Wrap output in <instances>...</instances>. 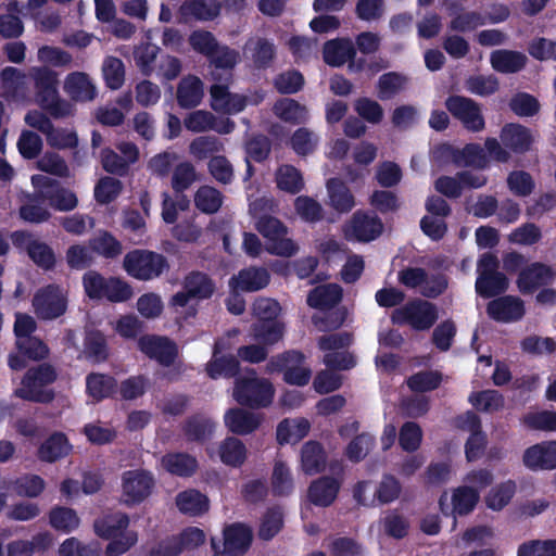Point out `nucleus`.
I'll list each match as a JSON object with an SVG mask.
<instances>
[{
  "instance_id": "46",
  "label": "nucleus",
  "mask_w": 556,
  "mask_h": 556,
  "mask_svg": "<svg viewBox=\"0 0 556 556\" xmlns=\"http://www.w3.org/2000/svg\"><path fill=\"white\" fill-rule=\"evenodd\" d=\"M46 199L41 195V190L27 195V202L20 206V217L31 224H41L48 222L51 213L43 206Z\"/></svg>"
},
{
  "instance_id": "22",
  "label": "nucleus",
  "mask_w": 556,
  "mask_h": 556,
  "mask_svg": "<svg viewBox=\"0 0 556 556\" xmlns=\"http://www.w3.org/2000/svg\"><path fill=\"white\" fill-rule=\"evenodd\" d=\"M486 313L491 319L498 323L517 321L525 315V304L517 296L504 295L490 301Z\"/></svg>"
},
{
  "instance_id": "10",
  "label": "nucleus",
  "mask_w": 556,
  "mask_h": 556,
  "mask_svg": "<svg viewBox=\"0 0 556 556\" xmlns=\"http://www.w3.org/2000/svg\"><path fill=\"white\" fill-rule=\"evenodd\" d=\"M11 241L15 249L26 252L30 261L45 271L55 268L56 256L53 249L46 242L35 238L27 230H15L11 232Z\"/></svg>"
},
{
  "instance_id": "13",
  "label": "nucleus",
  "mask_w": 556,
  "mask_h": 556,
  "mask_svg": "<svg viewBox=\"0 0 556 556\" xmlns=\"http://www.w3.org/2000/svg\"><path fill=\"white\" fill-rule=\"evenodd\" d=\"M35 187L41 188V195L49 205L55 211L67 212L74 210L78 200L76 194L60 186V182L53 178L36 175L31 177Z\"/></svg>"
},
{
  "instance_id": "2",
  "label": "nucleus",
  "mask_w": 556,
  "mask_h": 556,
  "mask_svg": "<svg viewBox=\"0 0 556 556\" xmlns=\"http://www.w3.org/2000/svg\"><path fill=\"white\" fill-rule=\"evenodd\" d=\"M58 378L55 368L42 363L30 367L25 372L21 388L15 390V395L24 401L48 404L54 400V391L47 387Z\"/></svg>"
},
{
  "instance_id": "4",
  "label": "nucleus",
  "mask_w": 556,
  "mask_h": 556,
  "mask_svg": "<svg viewBox=\"0 0 556 556\" xmlns=\"http://www.w3.org/2000/svg\"><path fill=\"white\" fill-rule=\"evenodd\" d=\"M123 268L137 280L151 281L168 273L170 265L162 253L148 249H135L125 254Z\"/></svg>"
},
{
  "instance_id": "56",
  "label": "nucleus",
  "mask_w": 556,
  "mask_h": 556,
  "mask_svg": "<svg viewBox=\"0 0 556 556\" xmlns=\"http://www.w3.org/2000/svg\"><path fill=\"white\" fill-rule=\"evenodd\" d=\"M468 401L478 410L493 413L504 407V396L497 390L471 392Z\"/></svg>"
},
{
  "instance_id": "23",
  "label": "nucleus",
  "mask_w": 556,
  "mask_h": 556,
  "mask_svg": "<svg viewBox=\"0 0 556 556\" xmlns=\"http://www.w3.org/2000/svg\"><path fill=\"white\" fill-rule=\"evenodd\" d=\"M503 146L516 154H525L531 150L533 136L531 130L518 123L505 124L500 134Z\"/></svg>"
},
{
  "instance_id": "19",
  "label": "nucleus",
  "mask_w": 556,
  "mask_h": 556,
  "mask_svg": "<svg viewBox=\"0 0 556 556\" xmlns=\"http://www.w3.org/2000/svg\"><path fill=\"white\" fill-rule=\"evenodd\" d=\"M554 271L547 264L534 262L523 267L517 278V287L522 294H532L541 287L549 285Z\"/></svg>"
},
{
  "instance_id": "9",
  "label": "nucleus",
  "mask_w": 556,
  "mask_h": 556,
  "mask_svg": "<svg viewBox=\"0 0 556 556\" xmlns=\"http://www.w3.org/2000/svg\"><path fill=\"white\" fill-rule=\"evenodd\" d=\"M33 306L39 319H56L67 311V292L60 285L49 283L36 291L33 298Z\"/></svg>"
},
{
  "instance_id": "15",
  "label": "nucleus",
  "mask_w": 556,
  "mask_h": 556,
  "mask_svg": "<svg viewBox=\"0 0 556 556\" xmlns=\"http://www.w3.org/2000/svg\"><path fill=\"white\" fill-rule=\"evenodd\" d=\"M124 502L127 505L142 503L154 488L153 476L144 470H127L122 477Z\"/></svg>"
},
{
  "instance_id": "39",
  "label": "nucleus",
  "mask_w": 556,
  "mask_h": 556,
  "mask_svg": "<svg viewBox=\"0 0 556 556\" xmlns=\"http://www.w3.org/2000/svg\"><path fill=\"white\" fill-rule=\"evenodd\" d=\"M181 429L188 442L202 443L212 435L214 422L203 414L197 413L184 421Z\"/></svg>"
},
{
  "instance_id": "16",
  "label": "nucleus",
  "mask_w": 556,
  "mask_h": 556,
  "mask_svg": "<svg viewBox=\"0 0 556 556\" xmlns=\"http://www.w3.org/2000/svg\"><path fill=\"white\" fill-rule=\"evenodd\" d=\"M445 106L455 118L463 123L466 129L480 131L484 128L485 123L480 106L473 100L451 96L446 99Z\"/></svg>"
},
{
  "instance_id": "60",
  "label": "nucleus",
  "mask_w": 556,
  "mask_h": 556,
  "mask_svg": "<svg viewBox=\"0 0 556 556\" xmlns=\"http://www.w3.org/2000/svg\"><path fill=\"white\" fill-rule=\"evenodd\" d=\"M123 191V182L114 177L104 176L94 186V199L99 204L106 205L115 201Z\"/></svg>"
},
{
  "instance_id": "29",
  "label": "nucleus",
  "mask_w": 556,
  "mask_h": 556,
  "mask_svg": "<svg viewBox=\"0 0 556 556\" xmlns=\"http://www.w3.org/2000/svg\"><path fill=\"white\" fill-rule=\"evenodd\" d=\"M1 96L7 100H24L29 92L33 72H0Z\"/></svg>"
},
{
  "instance_id": "34",
  "label": "nucleus",
  "mask_w": 556,
  "mask_h": 556,
  "mask_svg": "<svg viewBox=\"0 0 556 556\" xmlns=\"http://www.w3.org/2000/svg\"><path fill=\"white\" fill-rule=\"evenodd\" d=\"M117 389V380L111 375L91 372L86 377V392L96 403L114 397Z\"/></svg>"
},
{
  "instance_id": "45",
  "label": "nucleus",
  "mask_w": 556,
  "mask_h": 556,
  "mask_svg": "<svg viewBox=\"0 0 556 556\" xmlns=\"http://www.w3.org/2000/svg\"><path fill=\"white\" fill-rule=\"evenodd\" d=\"M274 113L281 121L293 125L304 124L308 118L306 106L291 98L278 100L274 104Z\"/></svg>"
},
{
  "instance_id": "40",
  "label": "nucleus",
  "mask_w": 556,
  "mask_h": 556,
  "mask_svg": "<svg viewBox=\"0 0 556 556\" xmlns=\"http://www.w3.org/2000/svg\"><path fill=\"white\" fill-rule=\"evenodd\" d=\"M285 517L278 505L268 507L261 517L257 538L261 541H271L283 528Z\"/></svg>"
},
{
  "instance_id": "17",
  "label": "nucleus",
  "mask_w": 556,
  "mask_h": 556,
  "mask_svg": "<svg viewBox=\"0 0 556 556\" xmlns=\"http://www.w3.org/2000/svg\"><path fill=\"white\" fill-rule=\"evenodd\" d=\"M139 350L160 365L168 367L177 357V346L166 337L154 334L141 336L138 340Z\"/></svg>"
},
{
  "instance_id": "30",
  "label": "nucleus",
  "mask_w": 556,
  "mask_h": 556,
  "mask_svg": "<svg viewBox=\"0 0 556 556\" xmlns=\"http://www.w3.org/2000/svg\"><path fill=\"white\" fill-rule=\"evenodd\" d=\"M129 527V517L126 513L115 511L94 519L93 531L97 536L109 540L122 535Z\"/></svg>"
},
{
  "instance_id": "8",
  "label": "nucleus",
  "mask_w": 556,
  "mask_h": 556,
  "mask_svg": "<svg viewBox=\"0 0 556 556\" xmlns=\"http://www.w3.org/2000/svg\"><path fill=\"white\" fill-rule=\"evenodd\" d=\"M394 325H409L414 330L430 329L438 320L437 306L426 300L414 299L395 308L391 315Z\"/></svg>"
},
{
  "instance_id": "14",
  "label": "nucleus",
  "mask_w": 556,
  "mask_h": 556,
  "mask_svg": "<svg viewBox=\"0 0 556 556\" xmlns=\"http://www.w3.org/2000/svg\"><path fill=\"white\" fill-rule=\"evenodd\" d=\"M437 152L441 157L450 159L457 167L485 169L489 166L488 155L478 143H467L462 149L454 148L451 144H442Z\"/></svg>"
},
{
  "instance_id": "1",
  "label": "nucleus",
  "mask_w": 556,
  "mask_h": 556,
  "mask_svg": "<svg viewBox=\"0 0 556 556\" xmlns=\"http://www.w3.org/2000/svg\"><path fill=\"white\" fill-rule=\"evenodd\" d=\"M59 72H33L36 101L43 112L54 119L75 115V105L59 94Z\"/></svg>"
},
{
  "instance_id": "18",
  "label": "nucleus",
  "mask_w": 556,
  "mask_h": 556,
  "mask_svg": "<svg viewBox=\"0 0 556 556\" xmlns=\"http://www.w3.org/2000/svg\"><path fill=\"white\" fill-rule=\"evenodd\" d=\"M522 463L531 471H551L556 469V440L542 441L527 447Z\"/></svg>"
},
{
  "instance_id": "26",
  "label": "nucleus",
  "mask_w": 556,
  "mask_h": 556,
  "mask_svg": "<svg viewBox=\"0 0 556 556\" xmlns=\"http://www.w3.org/2000/svg\"><path fill=\"white\" fill-rule=\"evenodd\" d=\"M65 93L74 102H90L96 99L98 91L86 72H70L63 85Z\"/></svg>"
},
{
  "instance_id": "63",
  "label": "nucleus",
  "mask_w": 556,
  "mask_h": 556,
  "mask_svg": "<svg viewBox=\"0 0 556 556\" xmlns=\"http://www.w3.org/2000/svg\"><path fill=\"white\" fill-rule=\"evenodd\" d=\"M508 106L513 113L520 117H532L540 111L539 100L528 92H517L514 94Z\"/></svg>"
},
{
  "instance_id": "48",
  "label": "nucleus",
  "mask_w": 556,
  "mask_h": 556,
  "mask_svg": "<svg viewBox=\"0 0 556 556\" xmlns=\"http://www.w3.org/2000/svg\"><path fill=\"white\" fill-rule=\"evenodd\" d=\"M277 188L290 194H298L304 188L301 172L293 165H280L275 173Z\"/></svg>"
},
{
  "instance_id": "27",
  "label": "nucleus",
  "mask_w": 556,
  "mask_h": 556,
  "mask_svg": "<svg viewBox=\"0 0 556 556\" xmlns=\"http://www.w3.org/2000/svg\"><path fill=\"white\" fill-rule=\"evenodd\" d=\"M351 229L358 241L370 242L382 233L383 224L375 213L358 210L352 216Z\"/></svg>"
},
{
  "instance_id": "42",
  "label": "nucleus",
  "mask_w": 556,
  "mask_h": 556,
  "mask_svg": "<svg viewBox=\"0 0 556 556\" xmlns=\"http://www.w3.org/2000/svg\"><path fill=\"white\" fill-rule=\"evenodd\" d=\"M176 505L180 513L189 516H200L210 508L207 496L194 489L178 493Z\"/></svg>"
},
{
  "instance_id": "20",
  "label": "nucleus",
  "mask_w": 556,
  "mask_h": 556,
  "mask_svg": "<svg viewBox=\"0 0 556 556\" xmlns=\"http://www.w3.org/2000/svg\"><path fill=\"white\" fill-rule=\"evenodd\" d=\"M270 282V274L263 266H249L240 269L229 279L232 292H256L266 288Z\"/></svg>"
},
{
  "instance_id": "25",
  "label": "nucleus",
  "mask_w": 556,
  "mask_h": 556,
  "mask_svg": "<svg viewBox=\"0 0 556 556\" xmlns=\"http://www.w3.org/2000/svg\"><path fill=\"white\" fill-rule=\"evenodd\" d=\"M223 547L237 556H243L250 549L253 542V531L243 522H233L223 530Z\"/></svg>"
},
{
  "instance_id": "38",
  "label": "nucleus",
  "mask_w": 556,
  "mask_h": 556,
  "mask_svg": "<svg viewBox=\"0 0 556 556\" xmlns=\"http://www.w3.org/2000/svg\"><path fill=\"white\" fill-rule=\"evenodd\" d=\"M177 103L181 109H192L200 104L203 97V84L197 76L189 75L177 87Z\"/></svg>"
},
{
  "instance_id": "62",
  "label": "nucleus",
  "mask_w": 556,
  "mask_h": 556,
  "mask_svg": "<svg viewBox=\"0 0 556 556\" xmlns=\"http://www.w3.org/2000/svg\"><path fill=\"white\" fill-rule=\"evenodd\" d=\"M422 429L415 421H405L399 431V444L404 452H416L422 442Z\"/></svg>"
},
{
  "instance_id": "57",
  "label": "nucleus",
  "mask_w": 556,
  "mask_h": 556,
  "mask_svg": "<svg viewBox=\"0 0 556 556\" xmlns=\"http://www.w3.org/2000/svg\"><path fill=\"white\" fill-rule=\"evenodd\" d=\"M402 493L400 480L391 473H384L375 491L371 504L377 501L380 505L390 504L396 501Z\"/></svg>"
},
{
  "instance_id": "43",
  "label": "nucleus",
  "mask_w": 556,
  "mask_h": 556,
  "mask_svg": "<svg viewBox=\"0 0 556 556\" xmlns=\"http://www.w3.org/2000/svg\"><path fill=\"white\" fill-rule=\"evenodd\" d=\"M480 500L477 489L469 485H460L453 490L452 510L454 516H467L473 511Z\"/></svg>"
},
{
  "instance_id": "24",
  "label": "nucleus",
  "mask_w": 556,
  "mask_h": 556,
  "mask_svg": "<svg viewBox=\"0 0 556 556\" xmlns=\"http://www.w3.org/2000/svg\"><path fill=\"white\" fill-rule=\"evenodd\" d=\"M340 489V480L331 476H321L311 482L307 498L317 507H329L338 497Z\"/></svg>"
},
{
  "instance_id": "12",
  "label": "nucleus",
  "mask_w": 556,
  "mask_h": 556,
  "mask_svg": "<svg viewBox=\"0 0 556 556\" xmlns=\"http://www.w3.org/2000/svg\"><path fill=\"white\" fill-rule=\"evenodd\" d=\"M323 58L331 67H341L348 63V70H364L366 63L364 58L356 59L355 45L349 37L327 40L323 47Z\"/></svg>"
},
{
  "instance_id": "55",
  "label": "nucleus",
  "mask_w": 556,
  "mask_h": 556,
  "mask_svg": "<svg viewBox=\"0 0 556 556\" xmlns=\"http://www.w3.org/2000/svg\"><path fill=\"white\" fill-rule=\"evenodd\" d=\"M223 193L212 186H201L194 194V204L205 214H215L223 205Z\"/></svg>"
},
{
  "instance_id": "50",
  "label": "nucleus",
  "mask_w": 556,
  "mask_h": 556,
  "mask_svg": "<svg viewBox=\"0 0 556 556\" xmlns=\"http://www.w3.org/2000/svg\"><path fill=\"white\" fill-rule=\"evenodd\" d=\"M89 249L91 252L113 260L118 257L123 252V245L110 231L102 230L98 236L89 240Z\"/></svg>"
},
{
  "instance_id": "5",
  "label": "nucleus",
  "mask_w": 556,
  "mask_h": 556,
  "mask_svg": "<svg viewBox=\"0 0 556 556\" xmlns=\"http://www.w3.org/2000/svg\"><path fill=\"white\" fill-rule=\"evenodd\" d=\"M232 395L236 402L243 407L266 408L274 401L275 388L266 378L240 377L235 381Z\"/></svg>"
},
{
  "instance_id": "58",
  "label": "nucleus",
  "mask_w": 556,
  "mask_h": 556,
  "mask_svg": "<svg viewBox=\"0 0 556 556\" xmlns=\"http://www.w3.org/2000/svg\"><path fill=\"white\" fill-rule=\"evenodd\" d=\"M407 78L397 72H386L380 76L377 85L378 98L390 100L399 94L406 86Z\"/></svg>"
},
{
  "instance_id": "36",
  "label": "nucleus",
  "mask_w": 556,
  "mask_h": 556,
  "mask_svg": "<svg viewBox=\"0 0 556 556\" xmlns=\"http://www.w3.org/2000/svg\"><path fill=\"white\" fill-rule=\"evenodd\" d=\"M217 349L215 348L214 353L210 362L206 364V374L213 379L219 378H235L240 372V363L235 355H217Z\"/></svg>"
},
{
  "instance_id": "47",
  "label": "nucleus",
  "mask_w": 556,
  "mask_h": 556,
  "mask_svg": "<svg viewBox=\"0 0 556 556\" xmlns=\"http://www.w3.org/2000/svg\"><path fill=\"white\" fill-rule=\"evenodd\" d=\"M84 354L87 359L94 363H103L109 358V346L102 331L91 329L86 332L84 339Z\"/></svg>"
},
{
  "instance_id": "32",
  "label": "nucleus",
  "mask_w": 556,
  "mask_h": 556,
  "mask_svg": "<svg viewBox=\"0 0 556 556\" xmlns=\"http://www.w3.org/2000/svg\"><path fill=\"white\" fill-rule=\"evenodd\" d=\"M72 448L66 434L55 431L40 444L37 456L41 462L52 464L70 455Z\"/></svg>"
},
{
  "instance_id": "6",
  "label": "nucleus",
  "mask_w": 556,
  "mask_h": 556,
  "mask_svg": "<svg viewBox=\"0 0 556 556\" xmlns=\"http://www.w3.org/2000/svg\"><path fill=\"white\" fill-rule=\"evenodd\" d=\"M182 289L172 295L169 305L186 307L191 300L202 302L212 299L216 292L215 280L205 271L193 269L181 281Z\"/></svg>"
},
{
  "instance_id": "61",
  "label": "nucleus",
  "mask_w": 556,
  "mask_h": 556,
  "mask_svg": "<svg viewBox=\"0 0 556 556\" xmlns=\"http://www.w3.org/2000/svg\"><path fill=\"white\" fill-rule=\"evenodd\" d=\"M442 374L437 370H421L408 377L406 383L413 392H430L440 387Z\"/></svg>"
},
{
  "instance_id": "7",
  "label": "nucleus",
  "mask_w": 556,
  "mask_h": 556,
  "mask_svg": "<svg viewBox=\"0 0 556 556\" xmlns=\"http://www.w3.org/2000/svg\"><path fill=\"white\" fill-rule=\"evenodd\" d=\"M255 229L266 239L270 254L290 257L298 253L299 247L292 239L287 238L288 228L277 217L262 215L255 223Z\"/></svg>"
},
{
  "instance_id": "41",
  "label": "nucleus",
  "mask_w": 556,
  "mask_h": 556,
  "mask_svg": "<svg viewBox=\"0 0 556 556\" xmlns=\"http://www.w3.org/2000/svg\"><path fill=\"white\" fill-rule=\"evenodd\" d=\"M342 288L337 283L319 286L307 295V304L314 308H332L342 300Z\"/></svg>"
},
{
  "instance_id": "35",
  "label": "nucleus",
  "mask_w": 556,
  "mask_h": 556,
  "mask_svg": "<svg viewBox=\"0 0 556 556\" xmlns=\"http://www.w3.org/2000/svg\"><path fill=\"white\" fill-rule=\"evenodd\" d=\"M330 206L339 213H348L355 206V198L340 178H330L327 184Z\"/></svg>"
},
{
  "instance_id": "59",
  "label": "nucleus",
  "mask_w": 556,
  "mask_h": 556,
  "mask_svg": "<svg viewBox=\"0 0 556 556\" xmlns=\"http://www.w3.org/2000/svg\"><path fill=\"white\" fill-rule=\"evenodd\" d=\"M45 480L35 473H25L16 478L12 488L16 495L21 497H38L45 490Z\"/></svg>"
},
{
  "instance_id": "3",
  "label": "nucleus",
  "mask_w": 556,
  "mask_h": 556,
  "mask_svg": "<svg viewBox=\"0 0 556 556\" xmlns=\"http://www.w3.org/2000/svg\"><path fill=\"white\" fill-rule=\"evenodd\" d=\"M191 48L205 56L215 70H233L241 60L238 50L222 45L208 30H193L189 36Z\"/></svg>"
},
{
  "instance_id": "11",
  "label": "nucleus",
  "mask_w": 556,
  "mask_h": 556,
  "mask_svg": "<svg viewBox=\"0 0 556 556\" xmlns=\"http://www.w3.org/2000/svg\"><path fill=\"white\" fill-rule=\"evenodd\" d=\"M205 542V533L198 527H187L178 534L160 540L150 548V556H179L186 551H193Z\"/></svg>"
},
{
  "instance_id": "31",
  "label": "nucleus",
  "mask_w": 556,
  "mask_h": 556,
  "mask_svg": "<svg viewBox=\"0 0 556 556\" xmlns=\"http://www.w3.org/2000/svg\"><path fill=\"white\" fill-rule=\"evenodd\" d=\"M224 421L228 430L238 435H247L261 426V417L241 407L229 408Z\"/></svg>"
},
{
  "instance_id": "49",
  "label": "nucleus",
  "mask_w": 556,
  "mask_h": 556,
  "mask_svg": "<svg viewBox=\"0 0 556 556\" xmlns=\"http://www.w3.org/2000/svg\"><path fill=\"white\" fill-rule=\"evenodd\" d=\"M476 292L483 299H491L508 289V279L503 273L478 276L475 283Z\"/></svg>"
},
{
  "instance_id": "33",
  "label": "nucleus",
  "mask_w": 556,
  "mask_h": 556,
  "mask_svg": "<svg viewBox=\"0 0 556 556\" xmlns=\"http://www.w3.org/2000/svg\"><path fill=\"white\" fill-rule=\"evenodd\" d=\"M161 464L167 472L181 478L192 477L199 468L198 459L186 452L166 453Z\"/></svg>"
},
{
  "instance_id": "64",
  "label": "nucleus",
  "mask_w": 556,
  "mask_h": 556,
  "mask_svg": "<svg viewBox=\"0 0 556 556\" xmlns=\"http://www.w3.org/2000/svg\"><path fill=\"white\" fill-rule=\"evenodd\" d=\"M518 556H556V539L532 540L518 547Z\"/></svg>"
},
{
  "instance_id": "54",
  "label": "nucleus",
  "mask_w": 556,
  "mask_h": 556,
  "mask_svg": "<svg viewBox=\"0 0 556 556\" xmlns=\"http://www.w3.org/2000/svg\"><path fill=\"white\" fill-rule=\"evenodd\" d=\"M527 61L525 53L506 49L494 50L490 56L493 70H523Z\"/></svg>"
},
{
  "instance_id": "21",
  "label": "nucleus",
  "mask_w": 556,
  "mask_h": 556,
  "mask_svg": "<svg viewBox=\"0 0 556 556\" xmlns=\"http://www.w3.org/2000/svg\"><path fill=\"white\" fill-rule=\"evenodd\" d=\"M276 46L263 37H250L243 45L242 55L252 61L255 70H267L276 58Z\"/></svg>"
},
{
  "instance_id": "37",
  "label": "nucleus",
  "mask_w": 556,
  "mask_h": 556,
  "mask_svg": "<svg viewBox=\"0 0 556 556\" xmlns=\"http://www.w3.org/2000/svg\"><path fill=\"white\" fill-rule=\"evenodd\" d=\"M326 452L321 443L308 441L301 448V465L306 475H316L326 468Z\"/></svg>"
},
{
  "instance_id": "52",
  "label": "nucleus",
  "mask_w": 556,
  "mask_h": 556,
  "mask_svg": "<svg viewBox=\"0 0 556 556\" xmlns=\"http://www.w3.org/2000/svg\"><path fill=\"white\" fill-rule=\"evenodd\" d=\"M220 460L231 467H240L247 458V447L243 442L235 437L226 438L219 445Z\"/></svg>"
},
{
  "instance_id": "53",
  "label": "nucleus",
  "mask_w": 556,
  "mask_h": 556,
  "mask_svg": "<svg viewBox=\"0 0 556 556\" xmlns=\"http://www.w3.org/2000/svg\"><path fill=\"white\" fill-rule=\"evenodd\" d=\"M516 493V483L513 480L501 482L493 486L485 496L488 508L500 511L507 506Z\"/></svg>"
},
{
  "instance_id": "44",
  "label": "nucleus",
  "mask_w": 556,
  "mask_h": 556,
  "mask_svg": "<svg viewBox=\"0 0 556 556\" xmlns=\"http://www.w3.org/2000/svg\"><path fill=\"white\" fill-rule=\"evenodd\" d=\"M49 525L58 532L70 534L78 529L80 518L75 509L56 505L49 511Z\"/></svg>"
},
{
  "instance_id": "28",
  "label": "nucleus",
  "mask_w": 556,
  "mask_h": 556,
  "mask_svg": "<svg viewBox=\"0 0 556 556\" xmlns=\"http://www.w3.org/2000/svg\"><path fill=\"white\" fill-rule=\"evenodd\" d=\"M220 10L222 3L218 0H185L179 8V14L185 22H208L215 20Z\"/></svg>"
},
{
  "instance_id": "51",
  "label": "nucleus",
  "mask_w": 556,
  "mask_h": 556,
  "mask_svg": "<svg viewBox=\"0 0 556 556\" xmlns=\"http://www.w3.org/2000/svg\"><path fill=\"white\" fill-rule=\"evenodd\" d=\"M305 363L306 356L303 352L299 350H288L271 356L266 364V371L268 374H282V376H285V372H287L289 368Z\"/></svg>"
}]
</instances>
